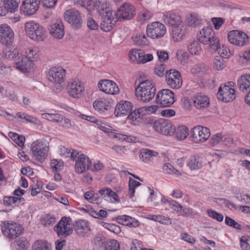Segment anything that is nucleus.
<instances>
[{"label": "nucleus", "mask_w": 250, "mask_h": 250, "mask_svg": "<svg viewBox=\"0 0 250 250\" xmlns=\"http://www.w3.org/2000/svg\"><path fill=\"white\" fill-rule=\"evenodd\" d=\"M155 93V86L148 80L140 83L135 89V94L137 98L145 103L150 101L154 98Z\"/></svg>", "instance_id": "obj_1"}, {"label": "nucleus", "mask_w": 250, "mask_h": 250, "mask_svg": "<svg viewBox=\"0 0 250 250\" xmlns=\"http://www.w3.org/2000/svg\"><path fill=\"white\" fill-rule=\"evenodd\" d=\"M197 39L202 43L208 45L212 51L217 49L219 41L212 28L208 27L203 28L198 34Z\"/></svg>", "instance_id": "obj_2"}, {"label": "nucleus", "mask_w": 250, "mask_h": 250, "mask_svg": "<svg viewBox=\"0 0 250 250\" xmlns=\"http://www.w3.org/2000/svg\"><path fill=\"white\" fill-rule=\"evenodd\" d=\"M31 150L36 160L43 162L47 157L49 143L44 139L37 140L32 143Z\"/></svg>", "instance_id": "obj_3"}, {"label": "nucleus", "mask_w": 250, "mask_h": 250, "mask_svg": "<svg viewBox=\"0 0 250 250\" xmlns=\"http://www.w3.org/2000/svg\"><path fill=\"white\" fill-rule=\"evenodd\" d=\"M25 30L29 37L33 40L42 41L45 38V31L43 27L33 21L26 22Z\"/></svg>", "instance_id": "obj_4"}, {"label": "nucleus", "mask_w": 250, "mask_h": 250, "mask_svg": "<svg viewBox=\"0 0 250 250\" xmlns=\"http://www.w3.org/2000/svg\"><path fill=\"white\" fill-rule=\"evenodd\" d=\"M73 157H74L73 161L75 162V170L78 173H83L90 168L91 165V161L85 154L81 152L78 151L74 153Z\"/></svg>", "instance_id": "obj_5"}, {"label": "nucleus", "mask_w": 250, "mask_h": 250, "mask_svg": "<svg viewBox=\"0 0 250 250\" xmlns=\"http://www.w3.org/2000/svg\"><path fill=\"white\" fill-rule=\"evenodd\" d=\"M1 231L7 238L13 239L22 234L23 229L21 225L16 223L3 222L1 226Z\"/></svg>", "instance_id": "obj_6"}, {"label": "nucleus", "mask_w": 250, "mask_h": 250, "mask_svg": "<svg viewBox=\"0 0 250 250\" xmlns=\"http://www.w3.org/2000/svg\"><path fill=\"white\" fill-rule=\"evenodd\" d=\"M67 93L74 99H80L84 95V87L83 83L78 79H72L67 82Z\"/></svg>", "instance_id": "obj_7"}, {"label": "nucleus", "mask_w": 250, "mask_h": 250, "mask_svg": "<svg viewBox=\"0 0 250 250\" xmlns=\"http://www.w3.org/2000/svg\"><path fill=\"white\" fill-rule=\"evenodd\" d=\"M71 219L63 217L54 227L59 237L64 238L72 233L73 229L70 225Z\"/></svg>", "instance_id": "obj_8"}, {"label": "nucleus", "mask_w": 250, "mask_h": 250, "mask_svg": "<svg viewBox=\"0 0 250 250\" xmlns=\"http://www.w3.org/2000/svg\"><path fill=\"white\" fill-rule=\"evenodd\" d=\"M234 83L232 82L228 83L227 84L221 85L217 94L219 99L225 102H229L235 99V92L232 88Z\"/></svg>", "instance_id": "obj_9"}, {"label": "nucleus", "mask_w": 250, "mask_h": 250, "mask_svg": "<svg viewBox=\"0 0 250 250\" xmlns=\"http://www.w3.org/2000/svg\"><path fill=\"white\" fill-rule=\"evenodd\" d=\"M153 127L156 131L165 135H172L175 131V127L172 123L169 120L165 119L156 120L154 123Z\"/></svg>", "instance_id": "obj_10"}, {"label": "nucleus", "mask_w": 250, "mask_h": 250, "mask_svg": "<svg viewBox=\"0 0 250 250\" xmlns=\"http://www.w3.org/2000/svg\"><path fill=\"white\" fill-rule=\"evenodd\" d=\"M64 18L73 28L78 29L81 27L83 19L80 13L77 10L74 9L66 10L64 13Z\"/></svg>", "instance_id": "obj_11"}, {"label": "nucleus", "mask_w": 250, "mask_h": 250, "mask_svg": "<svg viewBox=\"0 0 250 250\" xmlns=\"http://www.w3.org/2000/svg\"><path fill=\"white\" fill-rule=\"evenodd\" d=\"M228 39L230 43L239 46L245 45L249 42L247 34L237 30L230 31L228 34Z\"/></svg>", "instance_id": "obj_12"}, {"label": "nucleus", "mask_w": 250, "mask_h": 250, "mask_svg": "<svg viewBox=\"0 0 250 250\" xmlns=\"http://www.w3.org/2000/svg\"><path fill=\"white\" fill-rule=\"evenodd\" d=\"M136 14L134 6L129 3H125L114 13L116 21L130 20Z\"/></svg>", "instance_id": "obj_13"}, {"label": "nucleus", "mask_w": 250, "mask_h": 250, "mask_svg": "<svg viewBox=\"0 0 250 250\" xmlns=\"http://www.w3.org/2000/svg\"><path fill=\"white\" fill-rule=\"evenodd\" d=\"M156 102L161 106H169L174 102V93L168 89L161 90L156 95Z\"/></svg>", "instance_id": "obj_14"}, {"label": "nucleus", "mask_w": 250, "mask_h": 250, "mask_svg": "<svg viewBox=\"0 0 250 250\" xmlns=\"http://www.w3.org/2000/svg\"><path fill=\"white\" fill-rule=\"evenodd\" d=\"M166 33L165 25L159 22H154L148 25L146 27V33L148 37L152 39L162 38Z\"/></svg>", "instance_id": "obj_15"}, {"label": "nucleus", "mask_w": 250, "mask_h": 250, "mask_svg": "<svg viewBox=\"0 0 250 250\" xmlns=\"http://www.w3.org/2000/svg\"><path fill=\"white\" fill-rule=\"evenodd\" d=\"M191 134L192 141L196 143L204 142L210 136L209 129L202 126L194 127L191 131Z\"/></svg>", "instance_id": "obj_16"}, {"label": "nucleus", "mask_w": 250, "mask_h": 250, "mask_svg": "<svg viewBox=\"0 0 250 250\" xmlns=\"http://www.w3.org/2000/svg\"><path fill=\"white\" fill-rule=\"evenodd\" d=\"M166 80L167 85L172 89H179L182 86L181 74L175 69H171L166 72Z\"/></svg>", "instance_id": "obj_17"}, {"label": "nucleus", "mask_w": 250, "mask_h": 250, "mask_svg": "<svg viewBox=\"0 0 250 250\" xmlns=\"http://www.w3.org/2000/svg\"><path fill=\"white\" fill-rule=\"evenodd\" d=\"M65 73L66 70L61 67H52L49 70L47 77L50 81L61 84L64 82Z\"/></svg>", "instance_id": "obj_18"}, {"label": "nucleus", "mask_w": 250, "mask_h": 250, "mask_svg": "<svg viewBox=\"0 0 250 250\" xmlns=\"http://www.w3.org/2000/svg\"><path fill=\"white\" fill-rule=\"evenodd\" d=\"M14 41V34L11 27L7 24L0 26V42L5 45H12Z\"/></svg>", "instance_id": "obj_19"}, {"label": "nucleus", "mask_w": 250, "mask_h": 250, "mask_svg": "<svg viewBox=\"0 0 250 250\" xmlns=\"http://www.w3.org/2000/svg\"><path fill=\"white\" fill-rule=\"evenodd\" d=\"M73 227L75 232L79 236L86 237L89 236L91 229L90 224L87 220H77L74 224Z\"/></svg>", "instance_id": "obj_20"}, {"label": "nucleus", "mask_w": 250, "mask_h": 250, "mask_svg": "<svg viewBox=\"0 0 250 250\" xmlns=\"http://www.w3.org/2000/svg\"><path fill=\"white\" fill-rule=\"evenodd\" d=\"M163 22L171 28L183 23L181 16L176 12L168 11L164 13L162 16Z\"/></svg>", "instance_id": "obj_21"}, {"label": "nucleus", "mask_w": 250, "mask_h": 250, "mask_svg": "<svg viewBox=\"0 0 250 250\" xmlns=\"http://www.w3.org/2000/svg\"><path fill=\"white\" fill-rule=\"evenodd\" d=\"M98 85L99 89L106 94L115 95L119 92V88L116 83L110 80H101Z\"/></svg>", "instance_id": "obj_22"}, {"label": "nucleus", "mask_w": 250, "mask_h": 250, "mask_svg": "<svg viewBox=\"0 0 250 250\" xmlns=\"http://www.w3.org/2000/svg\"><path fill=\"white\" fill-rule=\"evenodd\" d=\"M40 0H23L21 6V12L25 16H31L36 13L39 8Z\"/></svg>", "instance_id": "obj_23"}, {"label": "nucleus", "mask_w": 250, "mask_h": 250, "mask_svg": "<svg viewBox=\"0 0 250 250\" xmlns=\"http://www.w3.org/2000/svg\"><path fill=\"white\" fill-rule=\"evenodd\" d=\"M34 63L24 55L19 56L15 61V67L20 71L26 73L33 68Z\"/></svg>", "instance_id": "obj_24"}, {"label": "nucleus", "mask_w": 250, "mask_h": 250, "mask_svg": "<svg viewBox=\"0 0 250 250\" xmlns=\"http://www.w3.org/2000/svg\"><path fill=\"white\" fill-rule=\"evenodd\" d=\"M49 30L50 33L56 39H61L64 36V26L62 21L59 19L52 21Z\"/></svg>", "instance_id": "obj_25"}, {"label": "nucleus", "mask_w": 250, "mask_h": 250, "mask_svg": "<svg viewBox=\"0 0 250 250\" xmlns=\"http://www.w3.org/2000/svg\"><path fill=\"white\" fill-rule=\"evenodd\" d=\"M132 108V103L129 101H122L116 105L114 114L116 117L128 115Z\"/></svg>", "instance_id": "obj_26"}, {"label": "nucleus", "mask_w": 250, "mask_h": 250, "mask_svg": "<svg viewBox=\"0 0 250 250\" xmlns=\"http://www.w3.org/2000/svg\"><path fill=\"white\" fill-rule=\"evenodd\" d=\"M94 7L101 16L107 14L110 15V13H112L110 8V4L107 0H97Z\"/></svg>", "instance_id": "obj_27"}, {"label": "nucleus", "mask_w": 250, "mask_h": 250, "mask_svg": "<svg viewBox=\"0 0 250 250\" xmlns=\"http://www.w3.org/2000/svg\"><path fill=\"white\" fill-rule=\"evenodd\" d=\"M101 17L102 19L101 23L102 30L105 32L109 31L112 29L116 22L112 13H110V15L109 14L104 15V16Z\"/></svg>", "instance_id": "obj_28"}, {"label": "nucleus", "mask_w": 250, "mask_h": 250, "mask_svg": "<svg viewBox=\"0 0 250 250\" xmlns=\"http://www.w3.org/2000/svg\"><path fill=\"white\" fill-rule=\"evenodd\" d=\"M194 106L198 109H205L209 104V98L205 94L197 93L194 98Z\"/></svg>", "instance_id": "obj_29"}, {"label": "nucleus", "mask_w": 250, "mask_h": 250, "mask_svg": "<svg viewBox=\"0 0 250 250\" xmlns=\"http://www.w3.org/2000/svg\"><path fill=\"white\" fill-rule=\"evenodd\" d=\"M171 28L172 36L174 41L175 42L182 41L186 34V26L184 23Z\"/></svg>", "instance_id": "obj_30"}, {"label": "nucleus", "mask_w": 250, "mask_h": 250, "mask_svg": "<svg viewBox=\"0 0 250 250\" xmlns=\"http://www.w3.org/2000/svg\"><path fill=\"white\" fill-rule=\"evenodd\" d=\"M3 56L7 59H16L19 56V51L15 45H5L2 50Z\"/></svg>", "instance_id": "obj_31"}, {"label": "nucleus", "mask_w": 250, "mask_h": 250, "mask_svg": "<svg viewBox=\"0 0 250 250\" xmlns=\"http://www.w3.org/2000/svg\"><path fill=\"white\" fill-rule=\"evenodd\" d=\"M237 85L242 92L250 91V74H246L242 75L238 80Z\"/></svg>", "instance_id": "obj_32"}, {"label": "nucleus", "mask_w": 250, "mask_h": 250, "mask_svg": "<svg viewBox=\"0 0 250 250\" xmlns=\"http://www.w3.org/2000/svg\"><path fill=\"white\" fill-rule=\"evenodd\" d=\"M117 219L119 223L124 226L135 228L139 225L138 221L127 215L120 216Z\"/></svg>", "instance_id": "obj_33"}, {"label": "nucleus", "mask_w": 250, "mask_h": 250, "mask_svg": "<svg viewBox=\"0 0 250 250\" xmlns=\"http://www.w3.org/2000/svg\"><path fill=\"white\" fill-rule=\"evenodd\" d=\"M188 24L190 27H196L203 24L201 17L197 14L192 13L186 17Z\"/></svg>", "instance_id": "obj_34"}, {"label": "nucleus", "mask_w": 250, "mask_h": 250, "mask_svg": "<svg viewBox=\"0 0 250 250\" xmlns=\"http://www.w3.org/2000/svg\"><path fill=\"white\" fill-rule=\"evenodd\" d=\"M93 107L100 113L107 112L109 108V103L104 99H98L93 103Z\"/></svg>", "instance_id": "obj_35"}, {"label": "nucleus", "mask_w": 250, "mask_h": 250, "mask_svg": "<svg viewBox=\"0 0 250 250\" xmlns=\"http://www.w3.org/2000/svg\"><path fill=\"white\" fill-rule=\"evenodd\" d=\"M158 154L156 151L145 148L142 150L140 157L144 162L149 163L153 161V158L157 157Z\"/></svg>", "instance_id": "obj_36"}, {"label": "nucleus", "mask_w": 250, "mask_h": 250, "mask_svg": "<svg viewBox=\"0 0 250 250\" xmlns=\"http://www.w3.org/2000/svg\"><path fill=\"white\" fill-rule=\"evenodd\" d=\"M143 55V50L134 48L131 49L129 53L128 56L131 62L136 64H140L141 56Z\"/></svg>", "instance_id": "obj_37"}, {"label": "nucleus", "mask_w": 250, "mask_h": 250, "mask_svg": "<svg viewBox=\"0 0 250 250\" xmlns=\"http://www.w3.org/2000/svg\"><path fill=\"white\" fill-rule=\"evenodd\" d=\"M99 194L104 197H108L114 202H119L118 196L116 192L107 188H104L99 190Z\"/></svg>", "instance_id": "obj_38"}, {"label": "nucleus", "mask_w": 250, "mask_h": 250, "mask_svg": "<svg viewBox=\"0 0 250 250\" xmlns=\"http://www.w3.org/2000/svg\"><path fill=\"white\" fill-rule=\"evenodd\" d=\"M20 0H4L3 1L4 8L7 11L13 13L18 10Z\"/></svg>", "instance_id": "obj_39"}, {"label": "nucleus", "mask_w": 250, "mask_h": 250, "mask_svg": "<svg viewBox=\"0 0 250 250\" xmlns=\"http://www.w3.org/2000/svg\"><path fill=\"white\" fill-rule=\"evenodd\" d=\"M176 138L180 140L185 139L188 134V129L185 125H179L174 132Z\"/></svg>", "instance_id": "obj_40"}, {"label": "nucleus", "mask_w": 250, "mask_h": 250, "mask_svg": "<svg viewBox=\"0 0 250 250\" xmlns=\"http://www.w3.org/2000/svg\"><path fill=\"white\" fill-rule=\"evenodd\" d=\"M134 42L140 46H145L148 44V41L146 36L144 34H138L132 37Z\"/></svg>", "instance_id": "obj_41"}, {"label": "nucleus", "mask_w": 250, "mask_h": 250, "mask_svg": "<svg viewBox=\"0 0 250 250\" xmlns=\"http://www.w3.org/2000/svg\"><path fill=\"white\" fill-rule=\"evenodd\" d=\"M33 250H51V246L47 242L42 240L35 241L32 246Z\"/></svg>", "instance_id": "obj_42"}, {"label": "nucleus", "mask_w": 250, "mask_h": 250, "mask_svg": "<svg viewBox=\"0 0 250 250\" xmlns=\"http://www.w3.org/2000/svg\"><path fill=\"white\" fill-rule=\"evenodd\" d=\"M14 250H26L28 247V242L25 237H20L14 243Z\"/></svg>", "instance_id": "obj_43"}, {"label": "nucleus", "mask_w": 250, "mask_h": 250, "mask_svg": "<svg viewBox=\"0 0 250 250\" xmlns=\"http://www.w3.org/2000/svg\"><path fill=\"white\" fill-rule=\"evenodd\" d=\"M42 117L43 119L59 124L62 120V116L59 114L43 113Z\"/></svg>", "instance_id": "obj_44"}, {"label": "nucleus", "mask_w": 250, "mask_h": 250, "mask_svg": "<svg viewBox=\"0 0 250 250\" xmlns=\"http://www.w3.org/2000/svg\"><path fill=\"white\" fill-rule=\"evenodd\" d=\"M188 167L191 169H197L202 166V162L199 157L191 156L188 163Z\"/></svg>", "instance_id": "obj_45"}, {"label": "nucleus", "mask_w": 250, "mask_h": 250, "mask_svg": "<svg viewBox=\"0 0 250 250\" xmlns=\"http://www.w3.org/2000/svg\"><path fill=\"white\" fill-rule=\"evenodd\" d=\"M39 51L37 48H29L27 49L24 55L29 58L32 62L37 59L40 55Z\"/></svg>", "instance_id": "obj_46"}, {"label": "nucleus", "mask_w": 250, "mask_h": 250, "mask_svg": "<svg viewBox=\"0 0 250 250\" xmlns=\"http://www.w3.org/2000/svg\"><path fill=\"white\" fill-rule=\"evenodd\" d=\"M148 218L151 220L157 221L165 225L170 224L171 223L170 218L162 215H149Z\"/></svg>", "instance_id": "obj_47"}, {"label": "nucleus", "mask_w": 250, "mask_h": 250, "mask_svg": "<svg viewBox=\"0 0 250 250\" xmlns=\"http://www.w3.org/2000/svg\"><path fill=\"white\" fill-rule=\"evenodd\" d=\"M188 51L192 55H198L201 51L200 44L197 41L191 42L188 46Z\"/></svg>", "instance_id": "obj_48"}, {"label": "nucleus", "mask_w": 250, "mask_h": 250, "mask_svg": "<svg viewBox=\"0 0 250 250\" xmlns=\"http://www.w3.org/2000/svg\"><path fill=\"white\" fill-rule=\"evenodd\" d=\"M113 137L119 140L125 141L126 142H135L137 140V138L132 136H127L125 134L116 133L113 135Z\"/></svg>", "instance_id": "obj_49"}, {"label": "nucleus", "mask_w": 250, "mask_h": 250, "mask_svg": "<svg viewBox=\"0 0 250 250\" xmlns=\"http://www.w3.org/2000/svg\"><path fill=\"white\" fill-rule=\"evenodd\" d=\"M56 218L50 214L46 215L41 221L42 225L46 227H49L56 222Z\"/></svg>", "instance_id": "obj_50"}, {"label": "nucleus", "mask_w": 250, "mask_h": 250, "mask_svg": "<svg viewBox=\"0 0 250 250\" xmlns=\"http://www.w3.org/2000/svg\"><path fill=\"white\" fill-rule=\"evenodd\" d=\"M140 185L141 183L140 182L135 180L132 178H129L128 182V194L130 198H132L134 196L135 188L140 186Z\"/></svg>", "instance_id": "obj_51"}, {"label": "nucleus", "mask_w": 250, "mask_h": 250, "mask_svg": "<svg viewBox=\"0 0 250 250\" xmlns=\"http://www.w3.org/2000/svg\"><path fill=\"white\" fill-rule=\"evenodd\" d=\"M104 249L105 250H119L120 245L117 240L112 239L105 243Z\"/></svg>", "instance_id": "obj_52"}, {"label": "nucleus", "mask_w": 250, "mask_h": 250, "mask_svg": "<svg viewBox=\"0 0 250 250\" xmlns=\"http://www.w3.org/2000/svg\"><path fill=\"white\" fill-rule=\"evenodd\" d=\"M225 137L221 133L213 135L209 140L210 143L212 146H216L222 141H224Z\"/></svg>", "instance_id": "obj_53"}, {"label": "nucleus", "mask_w": 250, "mask_h": 250, "mask_svg": "<svg viewBox=\"0 0 250 250\" xmlns=\"http://www.w3.org/2000/svg\"><path fill=\"white\" fill-rule=\"evenodd\" d=\"M217 51L218 53L220 54L221 58H228L230 57L231 53L229 48L225 45H223L222 47H219L218 45V48L215 51Z\"/></svg>", "instance_id": "obj_54"}, {"label": "nucleus", "mask_w": 250, "mask_h": 250, "mask_svg": "<svg viewBox=\"0 0 250 250\" xmlns=\"http://www.w3.org/2000/svg\"><path fill=\"white\" fill-rule=\"evenodd\" d=\"M78 150L73 149L71 152L68 149L64 146H61L60 147V154L65 158L70 157V159L73 160L74 157H73V154L78 152Z\"/></svg>", "instance_id": "obj_55"}, {"label": "nucleus", "mask_w": 250, "mask_h": 250, "mask_svg": "<svg viewBox=\"0 0 250 250\" xmlns=\"http://www.w3.org/2000/svg\"><path fill=\"white\" fill-rule=\"evenodd\" d=\"M163 171L167 174H175L176 175L180 174V172L178 171L177 169H175L174 167L169 163L165 164L163 166Z\"/></svg>", "instance_id": "obj_56"}, {"label": "nucleus", "mask_w": 250, "mask_h": 250, "mask_svg": "<svg viewBox=\"0 0 250 250\" xmlns=\"http://www.w3.org/2000/svg\"><path fill=\"white\" fill-rule=\"evenodd\" d=\"M207 213L209 217L219 222H222L223 220L224 216L223 214L218 213L212 209H208L207 210Z\"/></svg>", "instance_id": "obj_57"}, {"label": "nucleus", "mask_w": 250, "mask_h": 250, "mask_svg": "<svg viewBox=\"0 0 250 250\" xmlns=\"http://www.w3.org/2000/svg\"><path fill=\"white\" fill-rule=\"evenodd\" d=\"M154 71L157 76L162 77L167 71H166V65L164 64H160L156 65Z\"/></svg>", "instance_id": "obj_58"}, {"label": "nucleus", "mask_w": 250, "mask_h": 250, "mask_svg": "<svg viewBox=\"0 0 250 250\" xmlns=\"http://www.w3.org/2000/svg\"><path fill=\"white\" fill-rule=\"evenodd\" d=\"M225 223L226 224L238 230H241V226L236 222L234 220L232 219L229 216H226L225 218Z\"/></svg>", "instance_id": "obj_59"}, {"label": "nucleus", "mask_w": 250, "mask_h": 250, "mask_svg": "<svg viewBox=\"0 0 250 250\" xmlns=\"http://www.w3.org/2000/svg\"><path fill=\"white\" fill-rule=\"evenodd\" d=\"M214 67L217 70H222L225 66V61L223 58L215 59L213 62Z\"/></svg>", "instance_id": "obj_60"}, {"label": "nucleus", "mask_w": 250, "mask_h": 250, "mask_svg": "<svg viewBox=\"0 0 250 250\" xmlns=\"http://www.w3.org/2000/svg\"><path fill=\"white\" fill-rule=\"evenodd\" d=\"M104 168L103 164L99 160L94 161L93 164L90 166V168L92 171L96 172Z\"/></svg>", "instance_id": "obj_61"}, {"label": "nucleus", "mask_w": 250, "mask_h": 250, "mask_svg": "<svg viewBox=\"0 0 250 250\" xmlns=\"http://www.w3.org/2000/svg\"><path fill=\"white\" fill-rule=\"evenodd\" d=\"M63 167L62 162H59L57 160H53L50 163V167L53 171L61 169Z\"/></svg>", "instance_id": "obj_62"}, {"label": "nucleus", "mask_w": 250, "mask_h": 250, "mask_svg": "<svg viewBox=\"0 0 250 250\" xmlns=\"http://www.w3.org/2000/svg\"><path fill=\"white\" fill-rule=\"evenodd\" d=\"M168 204L171 208L176 211L179 214L181 212L182 206L175 201H170L168 202Z\"/></svg>", "instance_id": "obj_63"}, {"label": "nucleus", "mask_w": 250, "mask_h": 250, "mask_svg": "<svg viewBox=\"0 0 250 250\" xmlns=\"http://www.w3.org/2000/svg\"><path fill=\"white\" fill-rule=\"evenodd\" d=\"M213 23L214 28L216 30H219L222 24L225 22V19L222 18H213L211 19Z\"/></svg>", "instance_id": "obj_64"}]
</instances>
